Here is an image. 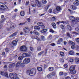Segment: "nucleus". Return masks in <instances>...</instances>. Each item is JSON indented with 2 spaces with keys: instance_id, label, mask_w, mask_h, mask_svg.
<instances>
[{
  "instance_id": "nucleus-1",
  "label": "nucleus",
  "mask_w": 79,
  "mask_h": 79,
  "mask_svg": "<svg viewBox=\"0 0 79 79\" xmlns=\"http://www.w3.org/2000/svg\"><path fill=\"white\" fill-rule=\"evenodd\" d=\"M27 74L30 76H34L36 74V70L33 69L28 70L27 71Z\"/></svg>"
},
{
  "instance_id": "nucleus-2",
  "label": "nucleus",
  "mask_w": 79,
  "mask_h": 79,
  "mask_svg": "<svg viewBox=\"0 0 79 79\" xmlns=\"http://www.w3.org/2000/svg\"><path fill=\"white\" fill-rule=\"evenodd\" d=\"M20 50L21 52H27V48L25 45H23L20 47Z\"/></svg>"
},
{
  "instance_id": "nucleus-3",
  "label": "nucleus",
  "mask_w": 79,
  "mask_h": 79,
  "mask_svg": "<svg viewBox=\"0 0 79 79\" xmlns=\"http://www.w3.org/2000/svg\"><path fill=\"white\" fill-rule=\"evenodd\" d=\"M69 19L70 20L72 21V23L73 24H76L77 23L75 21V18L74 17V16H70L69 17Z\"/></svg>"
},
{
  "instance_id": "nucleus-4",
  "label": "nucleus",
  "mask_w": 79,
  "mask_h": 79,
  "mask_svg": "<svg viewBox=\"0 0 79 79\" xmlns=\"http://www.w3.org/2000/svg\"><path fill=\"white\" fill-rule=\"evenodd\" d=\"M30 62V58H25L23 61V64H27L28 63H29Z\"/></svg>"
},
{
  "instance_id": "nucleus-5",
  "label": "nucleus",
  "mask_w": 79,
  "mask_h": 79,
  "mask_svg": "<svg viewBox=\"0 0 79 79\" xmlns=\"http://www.w3.org/2000/svg\"><path fill=\"white\" fill-rule=\"evenodd\" d=\"M24 31L25 34H29L30 32V30L29 29V27H26L23 29Z\"/></svg>"
},
{
  "instance_id": "nucleus-6",
  "label": "nucleus",
  "mask_w": 79,
  "mask_h": 79,
  "mask_svg": "<svg viewBox=\"0 0 79 79\" xmlns=\"http://www.w3.org/2000/svg\"><path fill=\"white\" fill-rule=\"evenodd\" d=\"M0 74L3 76H5L6 77H8V74L7 72H6L5 73L4 72L2 71L0 72Z\"/></svg>"
},
{
  "instance_id": "nucleus-7",
  "label": "nucleus",
  "mask_w": 79,
  "mask_h": 79,
  "mask_svg": "<svg viewBox=\"0 0 79 79\" xmlns=\"http://www.w3.org/2000/svg\"><path fill=\"white\" fill-rule=\"evenodd\" d=\"M0 10H6V8H5L4 6L0 4Z\"/></svg>"
},
{
  "instance_id": "nucleus-8",
  "label": "nucleus",
  "mask_w": 79,
  "mask_h": 79,
  "mask_svg": "<svg viewBox=\"0 0 79 79\" xmlns=\"http://www.w3.org/2000/svg\"><path fill=\"white\" fill-rule=\"evenodd\" d=\"M16 24L15 23H12L11 24L10 26L11 29H14L15 28Z\"/></svg>"
},
{
  "instance_id": "nucleus-9",
  "label": "nucleus",
  "mask_w": 79,
  "mask_h": 79,
  "mask_svg": "<svg viewBox=\"0 0 79 79\" xmlns=\"http://www.w3.org/2000/svg\"><path fill=\"white\" fill-rule=\"evenodd\" d=\"M63 42V39L62 38H60L59 39V40L57 42V44H60L61 42Z\"/></svg>"
},
{
  "instance_id": "nucleus-10",
  "label": "nucleus",
  "mask_w": 79,
  "mask_h": 79,
  "mask_svg": "<svg viewBox=\"0 0 79 79\" xmlns=\"http://www.w3.org/2000/svg\"><path fill=\"white\" fill-rule=\"evenodd\" d=\"M75 70V67L74 66H71L69 68L70 71H71Z\"/></svg>"
},
{
  "instance_id": "nucleus-11",
  "label": "nucleus",
  "mask_w": 79,
  "mask_h": 79,
  "mask_svg": "<svg viewBox=\"0 0 79 79\" xmlns=\"http://www.w3.org/2000/svg\"><path fill=\"white\" fill-rule=\"evenodd\" d=\"M17 34H18V32H15L13 33L11 35H10L9 36V37L11 38V37H14V36H16V35H17Z\"/></svg>"
},
{
  "instance_id": "nucleus-12",
  "label": "nucleus",
  "mask_w": 79,
  "mask_h": 79,
  "mask_svg": "<svg viewBox=\"0 0 79 79\" xmlns=\"http://www.w3.org/2000/svg\"><path fill=\"white\" fill-rule=\"evenodd\" d=\"M69 54L70 55H74V52L73 50H71L69 52Z\"/></svg>"
},
{
  "instance_id": "nucleus-13",
  "label": "nucleus",
  "mask_w": 79,
  "mask_h": 79,
  "mask_svg": "<svg viewBox=\"0 0 79 79\" xmlns=\"http://www.w3.org/2000/svg\"><path fill=\"white\" fill-rule=\"evenodd\" d=\"M9 77L11 79H14V74L11 73L9 74Z\"/></svg>"
},
{
  "instance_id": "nucleus-14",
  "label": "nucleus",
  "mask_w": 79,
  "mask_h": 79,
  "mask_svg": "<svg viewBox=\"0 0 79 79\" xmlns=\"http://www.w3.org/2000/svg\"><path fill=\"white\" fill-rule=\"evenodd\" d=\"M21 61H18L16 64V67H20V66H21Z\"/></svg>"
},
{
  "instance_id": "nucleus-15",
  "label": "nucleus",
  "mask_w": 79,
  "mask_h": 79,
  "mask_svg": "<svg viewBox=\"0 0 79 79\" xmlns=\"http://www.w3.org/2000/svg\"><path fill=\"white\" fill-rule=\"evenodd\" d=\"M15 66V63L11 64L9 65L8 67L9 68H13V67H14Z\"/></svg>"
},
{
  "instance_id": "nucleus-16",
  "label": "nucleus",
  "mask_w": 79,
  "mask_h": 79,
  "mask_svg": "<svg viewBox=\"0 0 79 79\" xmlns=\"http://www.w3.org/2000/svg\"><path fill=\"white\" fill-rule=\"evenodd\" d=\"M67 28L69 31H71L72 30V27L69 25H67Z\"/></svg>"
},
{
  "instance_id": "nucleus-17",
  "label": "nucleus",
  "mask_w": 79,
  "mask_h": 79,
  "mask_svg": "<svg viewBox=\"0 0 79 79\" xmlns=\"http://www.w3.org/2000/svg\"><path fill=\"white\" fill-rule=\"evenodd\" d=\"M51 24L54 29H56V23H52Z\"/></svg>"
},
{
  "instance_id": "nucleus-18",
  "label": "nucleus",
  "mask_w": 79,
  "mask_h": 79,
  "mask_svg": "<svg viewBox=\"0 0 79 79\" xmlns=\"http://www.w3.org/2000/svg\"><path fill=\"white\" fill-rule=\"evenodd\" d=\"M37 6H38V7H40L41 6H42V3L39 1H37Z\"/></svg>"
},
{
  "instance_id": "nucleus-19",
  "label": "nucleus",
  "mask_w": 79,
  "mask_h": 79,
  "mask_svg": "<svg viewBox=\"0 0 79 79\" xmlns=\"http://www.w3.org/2000/svg\"><path fill=\"white\" fill-rule=\"evenodd\" d=\"M48 31L47 29H44L41 30L40 32L42 33H45Z\"/></svg>"
},
{
  "instance_id": "nucleus-20",
  "label": "nucleus",
  "mask_w": 79,
  "mask_h": 79,
  "mask_svg": "<svg viewBox=\"0 0 79 79\" xmlns=\"http://www.w3.org/2000/svg\"><path fill=\"white\" fill-rule=\"evenodd\" d=\"M68 44H69V45H76L75 43L70 41H69V42H68Z\"/></svg>"
},
{
  "instance_id": "nucleus-21",
  "label": "nucleus",
  "mask_w": 79,
  "mask_h": 79,
  "mask_svg": "<svg viewBox=\"0 0 79 79\" xmlns=\"http://www.w3.org/2000/svg\"><path fill=\"white\" fill-rule=\"evenodd\" d=\"M52 76L53 75L52 74V73H50L47 76V77H48V78H49V79H50L52 78Z\"/></svg>"
},
{
  "instance_id": "nucleus-22",
  "label": "nucleus",
  "mask_w": 79,
  "mask_h": 79,
  "mask_svg": "<svg viewBox=\"0 0 79 79\" xmlns=\"http://www.w3.org/2000/svg\"><path fill=\"white\" fill-rule=\"evenodd\" d=\"M25 15V12L24 11H22L20 12V15L22 16H24Z\"/></svg>"
},
{
  "instance_id": "nucleus-23",
  "label": "nucleus",
  "mask_w": 79,
  "mask_h": 79,
  "mask_svg": "<svg viewBox=\"0 0 79 79\" xmlns=\"http://www.w3.org/2000/svg\"><path fill=\"white\" fill-rule=\"evenodd\" d=\"M12 44L14 46H16L17 45V41L15 40H14L12 42Z\"/></svg>"
},
{
  "instance_id": "nucleus-24",
  "label": "nucleus",
  "mask_w": 79,
  "mask_h": 79,
  "mask_svg": "<svg viewBox=\"0 0 79 79\" xmlns=\"http://www.w3.org/2000/svg\"><path fill=\"white\" fill-rule=\"evenodd\" d=\"M70 72L72 74H75L76 73V70H75L70 71Z\"/></svg>"
},
{
  "instance_id": "nucleus-25",
  "label": "nucleus",
  "mask_w": 79,
  "mask_h": 79,
  "mask_svg": "<svg viewBox=\"0 0 79 79\" xmlns=\"http://www.w3.org/2000/svg\"><path fill=\"white\" fill-rule=\"evenodd\" d=\"M37 69L38 71H42V67H37Z\"/></svg>"
},
{
  "instance_id": "nucleus-26",
  "label": "nucleus",
  "mask_w": 79,
  "mask_h": 79,
  "mask_svg": "<svg viewBox=\"0 0 79 79\" xmlns=\"http://www.w3.org/2000/svg\"><path fill=\"white\" fill-rule=\"evenodd\" d=\"M75 60L77 64H79V58H76L75 59Z\"/></svg>"
},
{
  "instance_id": "nucleus-27",
  "label": "nucleus",
  "mask_w": 79,
  "mask_h": 79,
  "mask_svg": "<svg viewBox=\"0 0 79 79\" xmlns=\"http://www.w3.org/2000/svg\"><path fill=\"white\" fill-rule=\"evenodd\" d=\"M34 28L36 30H40V27L38 26H35L34 27Z\"/></svg>"
},
{
  "instance_id": "nucleus-28",
  "label": "nucleus",
  "mask_w": 79,
  "mask_h": 79,
  "mask_svg": "<svg viewBox=\"0 0 79 79\" xmlns=\"http://www.w3.org/2000/svg\"><path fill=\"white\" fill-rule=\"evenodd\" d=\"M41 1L42 3L44 4H46L47 2V0H42Z\"/></svg>"
},
{
  "instance_id": "nucleus-29",
  "label": "nucleus",
  "mask_w": 79,
  "mask_h": 79,
  "mask_svg": "<svg viewBox=\"0 0 79 79\" xmlns=\"http://www.w3.org/2000/svg\"><path fill=\"white\" fill-rule=\"evenodd\" d=\"M73 4L74 5H75V6H78L79 5V2H73Z\"/></svg>"
},
{
  "instance_id": "nucleus-30",
  "label": "nucleus",
  "mask_w": 79,
  "mask_h": 79,
  "mask_svg": "<svg viewBox=\"0 0 79 79\" xmlns=\"http://www.w3.org/2000/svg\"><path fill=\"white\" fill-rule=\"evenodd\" d=\"M23 56H24L25 57L29 56L28 54H27V53H23Z\"/></svg>"
},
{
  "instance_id": "nucleus-31",
  "label": "nucleus",
  "mask_w": 79,
  "mask_h": 79,
  "mask_svg": "<svg viewBox=\"0 0 79 79\" xmlns=\"http://www.w3.org/2000/svg\"><path fill=\"white\" fill-rule=\"evenodd\" d=\"M44 53V51H42V52L39 53L38 55V56H41V55H42V54H43V53Z\"/></svg>"
},
{
  "instance_id": "nucleus-32",
  "label": "nucleus",
  "mask_w": 79,
  "mask_h": 79,
  "mask_svg": "<svg viewBox=\"0 0 79 79\" xmlns=\"http://www.w3.org/2000/svg\"><path fill=\"white\" fill-rule=\"evenodd\" d=\"M37 24L39 26H41L42 25H43V23L42 22H39L37 23Z\"/></svg>"
},
{
  "instance_id": "nucleus-33",
  "label": "nucleus",
  "mask_w": 79,
  "mask_h": 79,
  "mask_svg": "<svg viewBox=\"0 0 79 79\" xmlns=\"http://www.w3.org/2000/svg\"><path fill=\"white\" fill-rule=\"evenodd\" d=\"M71 8L72 10H74L76 9V7L74 6H71Z\"/></svg>"
},
{
  "instance_id": "nucleus-34",
  "label": "nucleus",
  "mask_w": 79,
  "mask_h": 79,
  "mask_svg": "<svg viewBox=\"0 0 79 79\" xmlns=\"http://www.w3.org/2000/svg\"><path fill=\"white\" fill-rule=\"evenodd\" d=\"M69 61L71 63H73L74 61V59L72 58H70L69 59Z\"/></svg>"
},
{
  "instance_id": "nucleus-35",
  "label": "nucleus",
  "mask_w": 79,
  "mask_h": 79,
  "mask_svg": "<svg viewBox=\"0 0 79 79\" xmlns=\"http://www.w3.org/2000/svg\"><path fill=\"white\" fill-rule=\"evenodd\" d=\"M56 10L57 11H60L61 10V7L59 6L56 7Z\"/></svg>"
},
{
  "instance_id": "nucleus-36",
  "label": "nucleus",
  "mask_w": 79,
  "mask_h": 79,
  "mask_svg": "<svg viewBox=\"0 0 79 79\" xmlns=\"http://www.w3.org/2000/svg\"><path fill=\"white\" fill-rule=\"evenodd\" d=\"M20 66L22 68H24L25 67V65H24V64L23 63H20Z\"/></svg>"
},
{
  "instance_id": "nucleus-37",
  "label": "nucleus",
  "mask_w": 79,
  "mask_h": 79,
  "mask_svg": "<svg viewBox=\"0 0 79 79\" xmlns=\"http://www.w3.org/2000/svg\"><path fill=\"white\" fill-rule=\"evenodd\" d=\"M2 23H3V22L2 21L0 22V29H1L2 28V27H3V25L2 24Z\"/></svg>"
},
{
  "instance_id": "nucleus-38",
  "label": "nucleus",
  "mask_w": 79,
  "mask_h": 79,
  "mask_svg": "<svg viewBox=\"0 0 79 79\" xmlns=\"http://www.w3.org/2000/svg\"><path fill=\"white\" fill-rule=\"evenodd\" d=\"M34 39H36V40L38 41H39H39H42V40L40 38H39L38 37H36V38L35 37L34 38Z\"/></svg>"
},
{
  "instance_id": "nucleus-39",
  "label": "nucleus",
  "mask_w": 79,
  "mask_h": 79,
  "mask_svg": "<svg viewBox=\"0 0 79 79\" xmlns=\"http://www.w3.org/2000/svg\"><path fill=\"white\" fill-rule=\"evenodd\" d=\"M48 69L50 71H52L53 70V69H53V67H49Z\"/></svg>"
},
{
  "instance_id": "nucleus-40",
  "label": "nucleus",
  "mask_w": 79,
  "mask_h": 79,
  "mask_svg": "<svg viewBox=\"0 0 79 79\" xmlns=\"http://www.w3.org/2000/svg\"><path fill=\"white\" fill-rule=\"evenodd\" d=\"M33 33L35 34L36 35H39V32L35 30H34L33 31Z\"/></svg>"
},
{
  "instance_id": "nucleus-41",
  "label": "nucleus",
  "mask_w": 79,
  "mask_h": 79,
  "mask_svg": "<svg viewBox=\"0 0 79 79\" xmlns=\"http://www.w3.org/2000/svg\"><path fill=\"white\" fill-rule=\"evenodd\" d=\"M60 54L62 56H64V52H60Z\"/></svg>"
},
{
  "instance_id": "nucleus-42",
  "label": "nucleus",
  "mask_w": 79,
  "mask_h": 79,
  "mask_svg": "<svg viewBox=\"0 0 79 79\" xmlns=\"http://www.w3.org/2000/svg\"><path fill=\"white\" fill-rule=\"evenodd\" d=\"M75 31L76 32H79V28L78 27H77L75 29Z\"/></svg>"
},
{
  "instance_id": "nucleus-43",
  "label": "nucleus",
  "mask_w": 79,
  "mask_h": 79,
  "mask_svg": "<svg viewBox=\"0 0 79 79\" xmlns=\"http://www.w3.org/2000/svg\"><path fill=\"white\" fill-rule=\"evenodd\" d=\"M18 59L19 60H22L23 59V56H20L19 57Z\"/></svg>"
},
{
  "instance_id": "nucleus-44",
  "label": "nucleus",
  "mask_w": 79,
  "mask_h": 79,
  "mask_svg": "<svg viewBox=\"0 0 79 79\" xmlns=\"http://www.w3.org/2000/svg\"><path fill=\"white\" fill-rule=\"evenodd\" d=\"M63 23V24H64V22L62 21V22H60V21H59L58 22H57V24H60V23Z\"/></svg>"
},
{
  "instance_id": "nucleus-45",
  "label": "nucleus",
  "mask_w": 79,
  "mask_h": 79,
  "mask_svg": "<svg viewBox=\"0 0 79 79\" xmlns=\"http://www.w3.org/2000/svg\"><path fill=\"white\" fill-rule=\"evenodd\" d=\"M26 24V23L25 22L20 23L19 24V26H23V25H24V24Z\"/></svg>"
},
{
  "instance_id": "nucleus-46",
  "label": "nucleus",
  "mask_w": 79,
  "mask_h": 79,
  "mask_svg": "<svg viewBox=\"0 0 79 79\" xmlns=\"http://www.w3.org/2000/svg\"><path fill=\"white\" fill-rule=\"evenodd\" d=\"M63 74H64L63 72H60L59 73V76H63Z\"/></svg>"
},
{
  "instance_id": "nucleus-47",
  "label": "nucleus",
  "mask_w": 79,
  "mask_h": 79,
  "mask_svg": "<svg viewBox=\"0 0 79 79\" xmlns=\"http://www.w3.org/2000/svg\"><path fill=\"white\" fill-rule=\"evenodd\" d=\"M41 38L43 40H45V37L43 35L41 36Z\"/></svg>"
},
{
  "instance_id": "nucleus-48",
  "label": "nucleus",
  "mask_w": 79,
  "mask_h": 79,
  "mask_svg": "<svg viewBox=\"0 0 79 79\" xmlns=\"http://www.w3.org/2000/svg\"><path fill=\"white\" fill-rule=\"evenodd\" d=\"M64 66L65 68H68V64H64Z\"/></svg>"
},
{
  "instance_id": "nucleus-49",
  "label": "nucleus",
  "mask_w": 79,
  "mask_h": 79,
  "mask_svg": "<svg viewBox=\"0 0 79 79\" xmlns=\"http://www.w3.org/2000/svg\"><path fill=\"white\" fill-rule=\"evenodd\" d=\"M72 49H74L76 48V46L74 45H72L71 46Z\"/></svg>"
},
{
  "instance_id": "nucleus-50",
  "label": "nucleus",
  "mask_w": 79,
  "mask_h": 79,
  "mask_svg": "<svg viewBox=\"0 0 79 79\" xmlns=\"http://www.w3.org/2000/svg\"><path fill=\"white\" fill-rule=\"evenodd\" d=\"M37 50H38L39 51H40L41 50V47L40 46L38 47L37 48Z\"/></svg>"
},
{
  "instance_id": "nucleus-51",
  "label": "nucleus",
  "mask_w": 79,
  "mask_h": 79,
  "mask_svg": "<svg viewBox=\"0 0 79 79\" xmlns=\"http://www.w3.org/2000/svg\"><path fill=\"white\" fill-rule=\"evenodd\" d=\"M68 10H69V11H70V14H71V15L73 14V11H72V10H70V9H69Z\"/></svg>"
},
{
  "instance_id": "nucleus-52",
  "label": "nucleus",
  "mask_w": 79,
  "mask_h": 79,
  "mask_svg": "<svg viewBox=\"0 0 79 79\" xmlns=\"http://www.w3.org/2000/svg\"><path fill=\"white\" fill-rule=\"evenodd\" d=\"M67 36L70 37V38H71V35H70L69 33H67Z\"/></svg>"
},
{
  "instance_id": "nucleus-53",
  "label": "nucleus",
  "mask_w": 79,
  "mask_h": 79,
  "mask_svg": "<svg viewBox=\"0 0 79 79\" xmlns=\"http://www.w3.org/2000/svg\"><path fill=\"white\" fill-rule=\"evenodd\" d=\"M60 62L61 63H63V62H64V60L63 58L60 59Z\"/></svg>"
},
{
  "instance_id": "nucleus-54",
  "label": "nucleus",
  "mask_w": 79,
  "mask_h": 79,
  "mask_svg": "<svg viewBox=\"0 0 79 79\" xmlns=\"http://www.w3.org/2000/svg\"><path fill=\"white\" fill-rule=\"evenodd\" d=\"M75 20L77 22H79V18H76Z\"/></svg>"
},
{
  "instance_id": "nucleus-55",
  "label": "nucleus",
  "mask_w": 79,
  "mask_h": 79,
  "mask_svg": "<svg viewBox=\"0 0 79 79\" xmlns=\"http://www.w3.org/2000/svg\"><path fill=\"white\" fill-rule=\"evenodd\" d=\"M50 32H52V33H53L54 32V31L52 29H51L49 30Z\"/></svg>"
},
{
  "instance_id": "nucleus-56",
  "label": "nucleus",
  "mask_w": 79,
  "mask_h": 79,
  "mask_svg": "<svg viewBox=\"0 0 79 79\" xmlns=\"http://www.w3.org/2000/svg\"><path fill=\"white\" fill-rule=\"evenodd\" d=\"M37 5L36 4H33L32 3L31 4V6L33 7H35Z\"/></svg>"
},
{
  "instance_id": "nucleus-57",
  "label": "nucleus",
  "mask_w": 79,
  "mask_h": 79,
  "mask_svg": "<svg viewBox=\"0 0 79 79\" xmlns=\"http://www.w3.org/2000/svg\"><path fill=\"white\" fill-rule=\"evenodd\" d=\"M49 13H52V9H50L49 11H48Z\"/></svg>"
},
{
  "instance_id": "nucleus-58",
  "label": "nucleus",
  "mask_w": 79,
  "mask_h": 79,
  "mask_svg": "<svg viewBox=\"0 0 79 79\" xmlns=\"http://www.w3.org/2000/svg\"><path fill=\"white\" fill-rule=\"evenodd\" d=\"M76 40L77 42H79V38H76Z\"/></svg>"
},
{
  "instance_id": "nucleus-59",
  "label": "nucleus",
  "mask_w": 79,
  "mask_h": 79,
  "mask_svg": "<svg viewBox=\"0 0 79 79\" xmlns=\"http://www.w3.org/2000/svg\"><path fill=\"white\" fill-rule=\"evenodd\" d=\"M45 27V26L44 25V24H43V25H42L41 26L42 29H44Z\"/></svg>"
},
{
  "instance_id": "nucleus-60",
  "label": "nucleus",
  "mask_w": 79,
  "mask_h": 79,
  "mask_svg": "<svg viewBox=\"0 0 79 79\" xmlns=\"http://www.w3.org/2000/svg\"><path fill=\"white\" fill-rule=\"evenodd\" d=\"M65 79H71V78L69 77H65Z\"/></svg>"
},
{
  "instance_id": "nucleus-61",
  "label": "nucleus",
  "mask_w": 79,
  "mask_h": 79,
  "mask_svg": "<svg viewBox=\"0 0 79 79\" xmlns=\"http://www.w3.org/2000/svg\"><path fill=\"white\" fill-rule=\"evenodd\" d=\"M51 45H52V46H55L56 45L54 43L51 44Z\"/></svg>"
},
{
  "instance_id": "nucleus-62",
  "label": "nucleus",
  "mask_w": 79,
  "mask_h": 79,
  "mask_svg": "<svg viewBox=\"0 0 79 79\" xmlns=\"http://www.w3.org/2000/svg\"><path fill=\"white\" fill-rule=\"evenodd\" d=\"M12 60L13 59L12 58H10L9 59V61H12Z\"/></svg>"
},
{
  "instance_id": "nucleus-63",
  "label": "nucleus",
  "mask_w": 79,
  "mask_h": 79,
  "mask_svg": "<svg viewBox=\"0 0 79 79\" xmlns=\"http://www.w3.org/2000/svg\"><path fill=\"white\" fill-rule=\"evenodd\" d=\"M30 50H31V51H32L33 50V48L31 47H30Z\"/></svg>"
},
{
  "instance_id": "nucleus-64",
  "label": "nucleus",
  "mask_w": 79,
  "mask_h": 79,
  "mask_svg": "<svg viewBox=\"0 0 79 79\" xmlns=\"http://www.w3.org/2000/svg\"><path fill=\"white\" fill-rule=\"evenodd\" d=\"M9 71L10 72H12V71H13V70L11 69H9Z\"/></svg>"
}]
</instances>
